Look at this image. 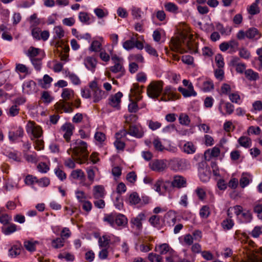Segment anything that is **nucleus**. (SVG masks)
Segmentation results:
<instances>
[{"instance_id": "1", "label": "nucleus", "mask_w": 262, "mask_h": 262, "mask_svg": "<svg viewBox=\"0 0 262 262\" xmlns=\"http://www.w3.org/2000/svg\"><path fill=\"white\" fill-rule=\"evenodd\" d=\"M87 143L80 140H73L70 144V148L67 152L72 154V156L76 157V161L79 164H83L87 161L89 152L88 151Z\"/></svg>"}, {"instance_id": "2", "label": "nucleus", "mask_w": 262, "mask_h": 262, "mask_svg": "<svg viewBox=\"0 0 262 262\" xmlns=\"http://www.w3.org/2000/svg\"><path fill=\"white\" fill-rule=\"evenodd\" d=\"M120 238L111 234H105L102 236L99 235V258L106 259L108 253L113 251V246L120 242Z\"/></svg>"}, {"instance_id": "3", "label": "nucleus", "mask_w": 262, "mask_h": 262, "mask_svg": "<svg viewBox=\"0 0 262 262\" xmlns=\"http://www.w3.org/2000/svg\"><path fill=\"white\" fill-rule=\"evenodd\" d=\"M102 221L106 224L115 229L125 228L128 222L127 219L125 215L117 212L104 214Z\"/></svg>"}, {"instance_id": "4", "label": "nucleus", "mask_w": 262, "mask_h": 262, "mask_svg": "<svg viewBox=\"0 0 262 262\" xmlns=\"http://www.w3.org/2000/svg\"><path fill=\"white\" fill-rule=\"evenodd\" d=\"M163 82L161 81H152L147 88V94L149 98H158L163 92Z\"/></svg>"}, {"instance_id": "5", "label": "nucleus", "mask_w": 262, "mask_h": 262, "mask_svg": "<svg viewBox=\"0 0 262 262\" xmlns=\"http://www.w3.org/2000/svg\"><path fill=\"white\" fill-rule=\"evenodd\" d=\"M26 129L32 140L35 138H40L43 133L41 127L34 122L29 121L26 124Z\"/></svg>"}, {"instance_id": "6", "label": "nucleus", "mask_w": 262, "mask_h": 262, "mask_svg": "<svg viewBox=\"0 0 262 262\" xmlns=\"http://www.w3.org/2000/svg\"><path fill=\"white\" fill-rule=\"evenodd\" d=\"M102 40L103 38L99 37V58L103 61L107 62L110 60L112 53L114 51V48L110 45L101 48V41Z\"/></svg>"}, {"instance_id": "7", "label": "nucleus", "mask_w": 262, "mask_h": 262, "mask_svg": "<svg viewBox=\"0 0 262 262\" xmlns=\"http://www.w3.org/2000/svg\"><path fill=\"white\" fill-rule=\"evenodd\" d=\"M74 129V125L70 122L65 123L61 126L60 131L62 133L63 137L66 142H69L70 141Z\"/></svg>"}, {"instance_id": "8", "label": "nucleus", "mask_w": 262, "mask_h": 262, "mask_svg": "<svg viewBox=\"0 0 262 262\" xmlns=\"http://www.w3.org/2000/svg\"><path fill=\"white\" fill-rule=\"evenodd\" d=\"M83 63L88 70L94 73L95 71L98 63L97 57L93 56H88L84 59Z\"/></svg>"}, {"instance_id": "9", "label": "nucleus", "mask_w": 262, "mask_h": 262, "mask_svg": "<svg viewBox=\"0 0 262 262\" xmlns=\"http://www.w3.org/2000/svg\"><path fill=\"white\" fill-rule=\"evenodd\" d=\"M211 169L210 167H201L200 165L198 168V174L200 180L203 182L209 181L211 176Z\"/></svg>"}, {"instance_id": "10", "label": "nucleus", "mask_w": 262, "mask_h": 262, "mask_svg": "<svg viewBox=\"0 0 262 262\" xmlns=\"http://www.w3.org/2000/svg\"><path fill=\"white\" fill-rule=\"evenodd\" d=\"M32 35L33 38L37 40L42 39L46 41L49 38L50 33L48 31H41L39 28H35L32 30Z\"/></svg>"}, {"instance_id": "11", "label": "nucleus", "mask_w": 262, "mask_h": 262, "mask_svg": "<svg viewBox=\"0 0 262 262\" xmlns=\"http://www.w3.org/2000/svg\"><path fill=\"white\" fill-rule=\"evenodd\" d=\"M98 170V169L96 166H92L88 167L86 171L90 183L81 182V185L86 187H90L93 184L95 177L96 172Z\"/></svg>"}, {"instance_id": "12", "label": "nucleus", "mask_w": 262, "mask_h": 262, "mask_svg": "<svg viewBox=\"0 0 262 262\" xmlns=\"http://www.w3.org/2000/svg\"><path fill=\"white\" fill-rule=\"evenodd\" d=\"M163 92L168 99H169V101L177 100L181 97V95L177 93V89L170 85L166 86Z\"/></svg>"}, {"instance_id": "13", "label": "nucleus", "mask_w": 262, "mask_h": 262, "mask_svg": "<svg viewBox=\"0 0 262 262\" xmlns=\"http://www.w3.org/2000/svg\"><path fill=\"white\" fill-rule=\"evenodd\" d=\"M128 130V134L136 138H141L144 135V132L142 128L134 124H129Z\"/></svg>"}, {"instance_id": "14", "label": "nucleus", "mask_w": 262, "mask_h": 262, "mask_svg": "<svg viewBox=\"0 0 262 262\" xmlns=\"http://www.w3.org/2000/svg\"><path fill=\"white\" fill-rule=\"evenodd\" d=\"M27 56L30 59L36 58L37 57H45L44 52L39 48L33 47H30L26 52Z\"/></svg>"}, {"instance_id": "15", "label": "nucleus", "mask_w": 262, "mask_h": 262, "mask_svg": "<svg viewBox=\"0 0 262 262\" xmlns=\"http://www.w3.org/2000/svg\"><path fill=\"white\" fill-rule=\"evenodd\" d=\"M23 91L24 93L30 94L36 92V83L32 80H26L23 84Z\"/></svg>"}, {"instance_id": "16", "label": "nucleus", "mask_w": 262, "mask_h": 262, "mask_svg": "<svg viewBox=\"0 0 262 262\" xmlns=\"http://www.w3.org/2000/svg\"><path fill=\"white\" fill-rule=\"evenodd\" d=\"M24 133V129L21 127H16L9 131V139L11 141L14 142L18 138L22 137Z\"/></svg>"}, {"instance_id": "17", "label": "nucleus", "mask_w": 262, "mask_h": 262, "mask_svg": "<svg viewBox=\"0 0 262 262\" xmlns=\"http://www.w3.org/2000/svg\"><path fill=\"white\" fill-rule=\"evenodd\" d=\"M145 214L143 212H141L136 217L132 218L130 224L132 226H135L137 229L140 230L142 228V221L145 220Z\"/></svg>"}, {"instance_id": "18", "label": "nucleus", "mask_w": 262, "mask_h": 262, "mask_svg": "<svg viewBox=\"0 0 262 262\" xmlns=\"http://www.w3.org/2000/svg\"><path fill=\"white\" fill-rule=\"evenodd\" d=\"M148 222L151 226L159 229L163 227L164 223L162 217L159 215H151L149 217Z\"/></svg>"}, {"instance_id": "19", "label": "nucleus", "mask_w": 262, "mask_h": 262, "mask_svg": "<svg viewBox=\"0 0 262 262\" xmlns=\"http://www.w3.org/2000/svg\"><path fill=\"white\" fill-rule=\"evenodd\" d=\"M123 94L120 92H118L109 98L108 104L114 107L119 108L121 102V98Z\"/></svg>"}, {"instance_id": "20", "label": "nucleus", "mask_w": 262, "mask_h": 262, "mask_svg": "<svg viewBox=\"0 0 262 262\" xmlns=\"http://www.w3.org/2000/svg\"><path fill=\"white\" fill-rule=\"evenodd\" d=\"M78 18L81 23L85 25H90L95 20V18L92 15L85 12H80Z\"/></svg>"}, {"instance_id": "21", "label": "nucleus", "mask_w": 262, "mask_h": 262, "mask_svg": "<svg viewBox=\"0 0 262 262\" xmlns=\"http://www.w3.org/2000/svg\"><path fill=\"white\" fill-rule=\"evenodd\" d=\"M171 183L173 188H181L186 186V179L179 175L174 176Z\"/></svg>"}, {"instance_id": "22", "label": "nucleus", "mask_w": 262, "mask_h": 262, "mask_svg": "<svg viewBox=\"0 0 262 262\" xmlns=\"http://www.w3.org/2000/svg\"><path fill=\"white\" fill-rule=\"evenodd\" d=\"M188 90L179 86L178 90L182 93L184 97H189L190 96H196L197 95L196 92L193 89V86L191 83L188 85Z\"/></svg>"}, {"instance_id": "23", "label": "nucleus", "mask_w": 262, "mask_h": 262, "mask_svg": "<svg viewBox=\"0 0 262 262\" xmlns=\"http://www.w3.org/2000/svg\"><path fill=\"white\" fill-rule=\"evenodd\" d=\"M81 96L85 99H88L91 97L94 98V101L97 102L98 101L97 93L96 92H93L92 90L84 87L81 90Z\"/></svg>"}, {"instance_id": "24", "label": "nucleus", "mask_w": 262, "mask_h": 262, "mask_svg": "<svg viewBox=\"0 0 262 262\" xmlns=\"http://www.w3.org/2000/svg\"><path fill=\"white\" fill-rule=\"evenodd\" d=\"M155 250L156 252H159L161 255L165 254L168 252L169 254L174 253V251L170 248L168 244L166 243L156 246Z\"/></svg>"}, {"instance_id": "25", "label": "nucleus", "mask_w": 262, "mask_h": 262, "mask_svg": "<svg viewBox=\"0 0 262 262\" xmlns=\"http://www.w3.org/2000/svg\"><path fill=\"white\" fill-rule=\"evenodd\" d=\"M150 168L156 171H162L166 167V164L162 160H156L150 164Z\"/></svg>"}, {"instance_id": "26", "label": "nucleus", "mask_w": 262, "mask_h": 262, "mask_svg": "<svg viewBox=\"0 0 262 262\" xmlns=\"http://www.w3.org/2000/svg\"><path fill=\"white\" fill-rule=\"evenodd\" d=\"M253 219L252 214L249 210H244V211L237 219L239 223L247 224L250 223Z\"/></svg>"}, {"instance_id": "27", "label": "nucleus", "mask_w": 262, "mask_h": 262, "mask_svg": "<svg viewBox=\"0 0 262 262\" xmlns=\"http://www.w3.org/2000/svg\"><path fill=\"white\" fill-rule=\"evenodd\" d=\"M39 244L38 241L31 239L24 241V246L27 250L33 252L36 250V247Z\"/></svg>"}, {"instance_id": "28", "label": "nucleus", "mask_w": 262, "mask_h": 262, "mask_svg": "<svg viewBox=\"0 0 262 262\" xmlns=\"http://www.w3.org/2000/svg\"><path fill=\"white\" fill-rule=\"evenodd\" d=\"M246 35L247 38L255 40L258 39L261 36L259 31L254 27L249 28L246 31Z\"/></svg>"}, {"instance_id": "29", "label": "nucleus", "mask_w": 262, "mask_h": 262, "mask_svg": "<svg viewBox=\"0 0 262 262\" xmlns=\"http://www.w3.org/2000/svg\"><path fill=\"white\" fill-rule=\"evenodd\" d=\"M125 202L130 205H136L141 202V198L137 192H133L125 200Z\"/></svg>"}, {"instance_id": "30", "label": "nucleus", "mask_w": 262, "mask_h": 262, "mask_svg": "<svg viewBox=\"0 0 262 262\" xmlns=\"http://www.w3.org/2000/svg\"><path fill=\"white\" fill-rule=\"evenodd\" d=\"M237 142L241 146L245 148L250 147L252 145L251 139L247 136H241L238 138Z\"/></svg>"}, {"instance_id": "31", "label": "nucleus", "mask_w": 262, "mask_h": 262, "mask_svg": "<svg viewBox=\"0 0 262 262\" xmlns=\"http://www.w3.org/2000/svg\"><path fill=\"white\" fill-rule=\"evenodd\" d=\"M61 97L64 101L70 100L74 97V92L73 90L69 88H64L62 90Z\"/></svg>"}, {"instance_id": "32", "label": "nucleus", "mask_w": 262, "mask_h": 262, "mask_svg": "<svg viewBox=\"0 0 262 262\" xmlns=\"http://www.w3.org/2000/svg\"><path fill=\"white\" fill-rule=\"evenodd\" d=\"M245 75L246 78L250 81H255L259 78L258 73L249 69L245 71Z\"/></svg>"}, {"instance_id": "33", "label": "nucleus", "mask_w": 262, "mask_h": 262, "mask_svg": "<svg viewBox=\"0 0 262 262\" xmlns=\"http://www.w3.org/2000/svg\"><path fill=\"white\" fill-rule=\"evenodd\" d=\"M183 150L186 154H192L195 152L196 147L191 142H187L183 145Z\"/></svg>"}, {"instance_id": "34", "label": "nucleus", "mask_w": 262, "mask_h": 262, "mask_svg": "<svg viewBox=\"0 0 262 262\" xmlns=\"http://www.w3.org/2000/svg\"><path fill=\"white\" fill-rule=\"evenodd\" d=\"M129 61L135 63H143L144 62V58L143 56L140 54H132L129 55L128 57Z\"/></svg>"}, {"instance_id": "35", "label": "nucleus", "mask_w": 262, "mask_h": 262, "mask_svg": "<svg viewBox=\"0 0 262 262\" xmlns=\"http://www.w3.org/2000/svg\"><path fill=\"white\" fill-rule=\"evenodd\" d=\"M71 176L74 179L81 181V183L83 182L82 181L85 179V175L83 171L79 169L73 170Z\"/></svg>"}, {"instance_id": "36", "label": "nucleus", "mask_w": 262, "mask_h": 262, "mask_svg": "<svg viewBox=\"0 0 262 262\" xmlns=\"http://www.w3.org/2000/svg\"><path fill=\"white\" fill-rule=\"evenodd\" d=\"M52 80V78L50 77L48 75L46 74L44 75L42 79H40L38 80V83L42 88H47L50 86Z\"/></svg>"}, {"instance_id": "37", "label": "nucleus", "mask_w": 262, "mask_h": 262, "mask_svg": "<svg viewBox=\"0 0 262 262\" xmlns=\"http://www.w3.org/2000/svg\"><path fill=\"white\" fill-rule=\"evenodd\" d=\"M54 38L58 39L62 38L64 35V31L61 26H58L53 29Z\"/></svg>"}, {"instance_id": "38", "label": "nucleus", "mask_w": 262, "mask_h": 262, "mask_svg": "<svg viewBox=\"0 0 262 262\" xmlns=\"http://www.w3.org/2000/svg\"><path fill=\"white\" fill-rule=\"evenodd\" d=\"M19 107L17 104H14L8 108L7 114L9 117H13L19 114Z\"/></svg>"}, {"instance_id": "39", "label": "nucleus", "mask_w": 262, "mask_h": 262, "mask_svg": "<svg viewBox=\"0 0 262 262\" xmlns=\"http://www.w3.org/2000/svg\"><path fill=\"white\" fill-rule=\"evenodd\" d=\"M152 144L156 151L162 152L165 150H168L167 148L164 146L160 139L158 138L154 139Z\"/></svg>"}, {"instance_id": "40", "label": "nucleus", "mask_w": 262, "mask_h": 262, "mask_svg": "<svg viewBox=\"0 0 262 262\" xmlns=\"http://www.w3.org/2000/svg\"><path fill=\"white\" fill-rule=\"evenodd\" d=\"M15 71L18 73H23L25 75H29L31 73L29 68L25 64L21 63H16Z\"/></svg>"}, {"instance_id": "41", "label": "nucleus", "mask_w": 262, "mask_h": 262, "mask_svg": "<svg viewBox=\"0 0 262 262\" xmlns=\"http://www.w3.org/2000/svg\"><path fill=\"white\" fill-rule=\"evenodd\" d=\"M234 225V222L233 220L229 218L224 220L221 223L222 227L225 230H229L231 229Z\"/></svg>"}, {"instance_id": "42", "label": "nucleus", "mask_w": 262, "mask_h": 262, "mask_svg": "<svg viewBox=\"0 0 262 262\" xmlns=\"http://www.w3.org/2000/svg\"><path fill=\"white\" fill-rule=\"evenodd\" d=\"M143 86L140 87L138 83H135L133 84L132 87L130 88V92L132 94L138 97L143 92Z\"/></svg>"}, {"instance_id": "43", "label": "nucleus", "mask_w": 262, "mask_h": 262, "mask_svg": "<svg viewBox=\"0 0 262 262\" xmlns=\"http://www.w3.org/2000/svg\"><path fill=\"white\" fill-rule=\"evenodd\" d=\"M57 105L59 106V108L63 111L66 113H70L73 112L72 104L70 103L63 101L59 104H57Z\"/></svg>"}, {"instance_id": "44", "label": "nucleus", "mask_w": 262, "mask_h": 262, "mask_svg": "<svg viewBox=\"0 0 262 262\" xmlns=\"http://www.w3.org/2000/svg\"><path fill=\"white\" fill-rule=\"evenodd\" d=\"M239 57L246 60H248L251 57L250 52L246 48L242 47L238 50Z\"/></svg>"}, {"instance_id": "45", "label": "nucleus", "mask_w": 262, "mask_h": 262, "mask_svg": "<svg viewBox=\"0 0 262 262\" xmlns=\"http://www.w3.org/2000/svg\"><path fill=\"white\" fill-rule=\"evenodd\" d=\"M131 13L134 19H139L142 17V14H143L141 8L133 6L131 9Z\"/></svg>"}, {"instance_id": "46", "label": "nucleus", "mask_w": 262, "mask_h": 262, "mask_svg": "<svg viewBox=\"0 0 262 262\" xmlns=\"http://www.w3.org/2000/svg\"><path fill=\"white\" fill-rule=\"evenodd\" d=\"M164 7L166 11L173 13H177L178 7L173 3L167 2L164 4Z\"/></svg>"}, {"instance_id": "47", "label": "nucleus", "mask_w": 262, "mask_h": 262, "mask_svg": "<svg viewBox=\"0 0 262 262\" xmlns=\"http://www.w3.org/2000/svg\"><path fill=\"white\" fill-rule=\"evenodd\" d=\"M179 123L183 125L189 126L190 123V119L189 116L184 113H181L179 117Z\"/></svg>"}, {"instance_id": "48", "label": "nucleus", "mask_w": 262, "mask_h": 262, "mask_svg": "<svg viewBox=\"0 0 262 262\" xmlns=\"http://www.w3.org/2000/svg\"><path fill=\"white\" fill-rule=\"evenodd\" d=\"M64 240L61 237H57L52 241L51 245L55 249H59L64 246Z\"/></svg>"}, {"instance_id": "49", "label": "nucleus", "mask_w": 262, "mask_h": 262, "mask_svg": "<svg viewBox=\"0 0 262 262\" xmlns=\"http://www.w3.org/2000/svg\"><path fill=\"white\" fill-rule=\"evenodd\" d=\"M123 62L114 63V65L111 67L110 70L114 73L123 72L124 69L123 66Z\"/></svg>"}, {"instance_id": "50", "label": "nucleus", "mask_w": 262, "mask_h": 262, "mask_svg": "<svg viewBox=\"0 0 262 262\" xmlns=\"http://www.w3.org/2000/svg\"><path fill=\"white\" fill-rule=\"evenodd\" d=\"M2 230L3 233L8 235L15 232L17 230V226L14 224H11L7 227L3 228Z\"/></svg>"}, {"instance_id": "51", "label": "nucleus", "mask_w": 262, "mask_h": 262, "mask_svg": "<svg viewBox=\"0 0 262 262\" xmlns=\"http://www.w3.org/2000/svg\"><path fill=\"white\" fill-rule=\"evenodd\" d=\"M224 105V106L226 110V112L227 114L230 115L233 113L234 110V106L233 104L229 102H224L222 100L220 103V105Z\"/></svg>"}, {"instance_id": "52", "label": "nucleus", "mask_w": 262, "mask_h": 262, "mask_svg": "<svg viewBox=\"0 0 262 262\" xmlns=\"http://www.w3.org/2000/svg\"><path fill=\"white\" fill-rule=\"evenodd\" d=\"M44 57H37L32 59H30L31 62L34 68L37 71H39L41 69L42 65V59Z\"/></svg>"}, {"instance_id": "53", "label": "nucleus", "mask_w": 262, "mask_h": 262, "mask_svg": "<svg viewBox=\"0 0 262 262\" xmlns=\"http://www.w3.org/2000/svg\"><path fill=\"white\" fill-rule=\"evenodd\" d=\"M210 214V209L207 205L203 206L200 210L199 214L201 218L207 219Z\"/></svg>"}, {"instance_id": "54", "label": "nucleus", "mask_w": 262, "mask_h": 262, "mask_svg": "<svg viewBox=\"0 0 262 262\" xmlns=\"http://www.w3.org/2000/svg\"><path fill=\"white\" fill-rule=\"evenodd\" d=\"M58 258L60 259H65L67 261H73L75 256L70 253H60L58 255Z\"/></svg>"}, {"instance_id": "55", "label": "nucleus", "mask_w": 262, "mask_h": 262, "mask_svg": "<svg viewBox=\"0 0 262 262\" xmlns=\"http://www.w3.org/2000/svg\"><path fill=\"white\" fill-rule=\"evenodd\" d=\"M161 189L165 191L170 192L173 188L171 182L169 181H163L161 180Z\"/></svg>"}, {"instance_id": "56", "label": "nucleus", "mask_w": 262, "mask_h": 262, "mask_svg": "<svg viewBox=\"0 0 262 262\" xmlns=\"http://www.w3.org/2000/svg\"><path fill=\"white\" fill-rule=\"evenodd\" d=\"M24 158L29 163H36L38 161L37 155L35 152L32 154H24Z\"/></svg>"}, {"instance_id": "57", "label": "nucleus", "mask_w": 262, "mask_h": 262, "mask_svg": "<svg viewBox=\"0 0 262 262\" xmlns=\"http://www.w3.org/2000/svg\"><path fill=\"white\" fill-rule=\"evenodd\" d=\"M67 76L69 78L71 82L74 85H79L81 83L79 78L76 74L68 72Z\"/></svg>"}, {"instance_id": "58", "label": "nucleus", "mask_w": 262, "mask_h": 262, "mask_svg": "<svg viewBox=\"0 0 262 262\" xmlns=\"http://www.w3.org/2000/svg\"><path fill=\"white\" fill-rule=\"evenodd\" d=\"M147 124L148 127L152 130H155L162 126V124L158 121H154L153 120H147Z\"/></svg>"}, {"instance_id": "59", "label": "nucleus", "mask_w": 262, "mask_h": 262, "mask_svg": "<svg viewBox=\"0 0 262 262\" xmlns=\"http://www.w3.org/2000/svg\"><path fill=\"white\" fill-rule=\"evenodd\" d=\"M229 98L230 100L236 104H239L241 103V97L238 94L237 92L235 93H230L229 95Z\"/></svg>"}, {"instance_id": "60", "label": "nucleus", "mask_w": 262, "mask_h": 262, "mask_svg": "<svg viewBox=\"0 0 262 262\" xmlns=\"http://www.w3.org/2000/svg\"><path fill=\"white\" fill-rule=\"evenodd\" d=\"M220 154V149L219 147H214L212 148L211 151L209 149L206 150L205 152V156L206 158L207 154H210L212 157H217Z\"/></svg>"}, {"instance_id": "61", "label": "nucleus", "mask_w": 262, "mask_h": 262, "mask_svg": "<svg viewBox=\"0 0 262 262\" xmlns=\"http://www.w3.org/2000/svg\"><path fill=\"white\" fill-rule=\"evenodd\" d=\"M54 173L58 178L61 181L64 180L67 178L65 172L58 167L54 169Z\"/></svg>"}, {"instance_id": "62", "label": "nucleus", "mask_w": 262, "mask_h": 262, "mask_svg": "<svg viewBox=\"0 0 262 262\" xmlns=\"http://www.w3.org/2000/svg\"><path fill=\"white\" fill-rule=\"evenodd\" d=\"M262 234V226H255L251 232H249L250 234L254 238H257L260 234Z\"/></svg>"}, {"instance_id": "63", "label": "nucleus", "mask_w": 262, "mask_h": 262, "mask_svg": "<svg viewBox=\"0 0 262 262\" xmlns=\"http://www.w3.org/2000/svg\"><path fill=\"white\" fill-rule=\"evenodd\" d=\"M114 206L116 208L118 209L119 210H121L123 208V200L120 195H118L115 200L114 202Z\"/></svg>"}, {"instance_id": "64", "label": "nucleus", "mask_w": 262, "mask_h": 262, "mask_svg": "<svg viewBox=\"0 0 262 262\" xmlns=\"http://www.w3.org/2000/svg\"><path fill=\"white\" fill-rule=\"evenodd\" d=\"M214 88V84L212 80H209L203 82V89L205 92H209Z\"/></svg>"}]
</instances>
